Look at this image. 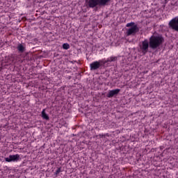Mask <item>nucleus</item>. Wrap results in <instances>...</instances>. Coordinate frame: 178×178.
<instances>
[{"mask_svg": "<svg viewBox=\"0 0 178 178\" xmlns=\"http://www.w3.org/2000/svg\"><path fill=\"white\" fill-rule=\"evenodd\" d=\"M109 2L111 0H86V6L88 8L97 9L98 6H106Z\"/></svg>", "mask_w": 178, "mask_h": 178, "instance_id": "nucleus-1", "label": "nucleus"}, {"mask_svg": "<svg viewBox=\"0 0 178 178\" xmlns=\"http://www.w3.org/2000/svg\"><path fill=\"white\" fill-rule=\"evenodd\" d=\"M165 40L162 36L152 35L149 39V48L152 49H156L163 44Z\"/></svg>", "mask_w": 178, "mask_h": 178, "instance_id": "nucleus-2", "label": "nucleus"}, {"mask_svg": "<svg viewBox=\"0 0 178 178\" xmlns=\"http://www.w3.org/2000/svg\"><path fill=\"white\" fill-rule=\"evenodd\" d=\"M105 65L104 60L92 62L90 64V70H98Z\"/></svg>", "mask_w": 178, "mask_h": 178, "instance_id": "nucleus-3", "label": "nucleus"}, {"mask_svg": "<svg viewBox=\"0 0 178 178\" xmlns=\"http://www.w3.org/2000/svg\"><path fill=\"white\" fill-rule=\"evenodd\" d=\"M139 48L143 55H145L148 52V49L149 48V42L148 40H145L142 42V44L139 45Z\"/></svg>", "mask_w": 178, "mask_h": 178, "instance_id": "nucleus-4", "label": "nucleus"}, {"mask_svg": "<svg viewBox=\"0 0 178 178\" xmlns=\"http://www.w3.org/2000/svg\"><path fill=\"white\" fill-rule=\"evenodd\" d=\"M170 29L174 30L175 31H178V17L173 18L168 23Z\"/></svg>", "mask_w": 178, "mask_h": 178, "instance_id": "nucleus-5", "label": "nucleus"}, {"mask_svg": "<svg viewBox=\"0 0 178 178\" xmlns=\"http://www.w3.org/2000/svg\"><path fill=\"white\" fill-rule=\"evenodd\" d=\"M138 31H140L138 26H137V25H135L127 29L126 34L127 36L129 37V35H134L136 33H138Z\"/></svg>", "mask_w": 178, "mask_h": 178, "instance_id": "nucleus-6", "label": "nucleus"}, {"mask_svg": "<svg viewBox=\"0 0 178 178\" xmlns=\"http://www.w3.org/2000/svg\"><path fill=\"white\" fill-rule=\"evenodd\" d=\"M20 158V155L15 154V155H10L9 158L6 157L5 158L6 162H16L19 161V159Z\"/></svg>", "mask_w": 178, "mask_h": 178, "instance_id": "nucleus-7", "label": "nucleus"}, {"mask_svg": "<svg viewBox=\"0 0 178 178\" xmlns=\"http://www.w3.org/2000/svg\"><path fill=\"white\" fill-rule=\"evenodd\" d=\"M120 92V89H115L113 90H110L108 93L107 94L108 98H112L113 97H115V95H118Z\"/></svg>", "mask_w": 178, "mask_h": 178, "instance_id": "nucleus-8", "label": "nucleus"}, {"mask_svg": "<svg viewBox=\"0 0 178 178\" xmlns=\"http://www.w3.org/2000/svg\"><path fill=\"white\" fill-rule=\"evenodd\" d=\"M116 60H118V57L115 56H112V57H110V58H108L106 60H104V65L106 63H108V62H116Z\"/></svg>", "mask_w": 178, "mask_h": 178, "instance_id": "nucleus-9", "label": "nucleus"}, {"mask_svg": "<svg viewBox=\"0 0 178 178\" xmlns=\"http://www.w3.org/2000/svg\"><path fill=\"white\" fill-rule=\"evenodd\" d=\"M17 49H18V51L19 52H21L22 54H23V52H24V51L26 50V48L24 47H23V44H18Z\"/></svg>", "mask_w": 178, "mask_h": 178, "instance_id": "nucleus-10", "label": "nucleus"}, {"mask_svg": "<svg viewBox=\"0 0 178 178\" xmlns=\"http://www.w3.org/2000/svg\"><path fill=\"white\" fill-rule=\"evenodd\" d=\"M42 118L45 119V120H49V116H48V115H47V113H45V110H43L42 111Z\"/></svg>", "mask_w": 178, "mask_h": 178, "instance_id": "nucleus-11", "label": "nucleus"}, {"mask_svg": "<svg viewBox=\"0 0 178 178\" xmlns=\"http://www.w3.org/2000/svg\"><path fill=\"white\" fill-rule=\"evenodd\" d=\"M63 49H69V48H70V45H69L67 43H64L63 44Z\"/></svg>", "mask_w": 178, "mask_h": 178, "instance_id": "nucleus-12", "label": "nucleus"}, {"mask_svg": "<svg viewBox=\"0 0 178 178\" xmlns=\"http://www.w3.org/2000/svg\"><path fill=\"white\" fill-rule=\"evenodd\" d=\"M135 23L134 22H130L127 24V27H134Z\"/></svg>", "mask_w": 178, "mask_h": 178, "instance_id": "nucleus-13", "label": "nucleus"}, {"mask_svg": "<svg viewBox=\"0 0 178 178\" xmlns=\"http://www.w3.org/2000/svg\"><path fill=\"white\" fill-rule=\"evenodd\" d=\"M60 172V168L57 169V170L56 171V175H59Z\"/></svg>", "mask_w": 178, "mask_h": 178, "instance_id": "nucleus-14", "label": "nucleus"}]
</instances>
